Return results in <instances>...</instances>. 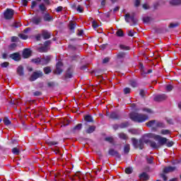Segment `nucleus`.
I'll return each mask as SVG.
<instances>
[{"label":"nucleus","mask_w":181,"mask_h":181,"mask_svg":"<svg viewBox=\"0 0 181 181\" xmlns=\"http://www.w3.org/2000/svg\"><path fill=\"white\" fill-rule=\"evenodd\" d=\"M76 26H77V23L71 22L69 23V28L70 30H74V29H76Z\"/></svg>","instance_id":"nucleus-39"},{"label":"nucleus","mask_w":181,"mask_h":181,"mask_svg":"<svg viewBox=\"0 0 181 181\" xmlns=\"http://www.w3.org/2000/svg\"><path fill=\"white\" fill-rule=\"evenodd\" d=\"M32 23L33 25H40L42 23V17L40 16H37V17H33L31 19Z\"/></svg>","instance_id":"nucleus-15"},{"label":"nucleus","mask_w":181,"mask_h":181,"mask_svg":"<svg viewBox=\"0 0 181 181\" xmlns=\"http://www.w3.org/2000/svg\"><path fill=\"white\" fill-rule=\"evenodd\" d=\"M76 11H77V12H79L80 13H83L84 10L81 7V6L78 5L77 8H76Z\"/></svg>","instance_id":"nucleus-63"},{"label":"nucleus","mask_w":181,"mask_h":181,"mask_svg":"<svg viewBox=\"0 0 181 181\" xmlns=\"http://www.w3.org/2000/svg\"><path fill=\"white\" fill-rule=\"evenodd\" d=\"M129 151H131V146H129V144H126L124 146V153H129Z\"/></svg>","instance_id":"nucleus-34"},{"label":"nucleus","mask_w":181,"mask_h":181,"mask_svg":"<svg viewBox=\"0 0 181 181\" xmlns=\"http://www.w3.org/2000/svg\"><path fill=\"white\" fill-rule=\"evenodd\" d=\"M162 135H169L170 134V130L169 129H162L160 132Z\"/></svg>","instance_id":"nucleus-42"},{"label":"nucleus","mask_w":181,"mask_h":181,"mask_svg":"<svg viewBox=\"0 0 181 181\" xmlns=\"http://www.w3.org/2000/svg\"><path fill=\"white\" fill-rule=\"evenodd\" d=\"M74 73V66L71 65L66 69L64 75V80H69V78H73V74Z\"/></svg>","instance_id":"nucleus-5"},{"label":"nucleus","mask_w":181,"mask_h":181,"mask_svg":"<svg viewBox=\"0 0 181 181\" xmlns=\"http://www.w3.org/2000/svg\"><path fill=\"white\" fill-rule=\"evenodd\" d=\"M129 123L128 122H123L120 124V128L122 129L127 128V127H129Z\"/></svg>","instance_id":"nucleus-49"},{"label":"nucleus","mask_w":181,"mask_h":181,"mask_svg":"<svg viewBox=\"0 0 181 181\" xmlns=\"http://www.w3.org/2000/svg\"><path fill=\"white\" fill-rule=\"evenodd\" d=\"M10 59L14 60V62H21L22 58L21 57V54L19 52H14L9 55Z\"/></svg>","instance_id":"nucleus-10"},{"label":"nucleus","mask_w":181,"mask_h":181,"mask_svg":"<svg viewBox=\"0 0 181 181\" xmlns=\"http://www.w3.org/2000/svg\"><path fill=\"white\" fill-rule=\"evenodd\" d=\"M130 84L132 87H133V88H136V87H138V83L135 81H132Z\"/></svg>","instance_id":"nucleus-59"},{"label":"nucleus","mask_w":181,"mask_h":181,"mask_svg":"<svg viewBox=\"0 0 181 181\" xmlns=\"http://www.w3.org/2000/svg\"><path fill=\"white\" fill-rule=\"evenodd\" d=\"M80 70H82V71H88V67L87 66V65H82L80 67Z\"/></svg>","instance_id":"nucleus-54"},{"label":"nucleus","mask_w":181,"mask_h":181,"mask_svg":"<svg viewBox=\"0 0 181 181\" xmlns=\"http://www.w3.org/2000/svg\"><path fill=\"white\" fill-rule=\"evenodd\" d=\"M50 45H52V40H47L44 42V47H49V46H50Z\"/></svg>","instance_id":"nucleus-53"},{"label":"nucleus","mask_w":181,"mask_h":181,"mask_svg":"<svg viewBox=\"0 0 181 181\" xmlns=\"http://www.w3.org/2000/svg\"><path fill=\"white\" fill-rule=\"evenodd\" d=\"M95 126H89L88 128L86 130V134H93L95 131Z\"/></svg>","instance_id":"nucleus-28"},{"label":"nucleus","mask_w":181,"mask_h":181,"mask_svg":"<svg viewBox=\"0 0 181 181\" xmlns=\"http://www.w3.org/2000/svg\"><path fill=\"white\" fill-rule=\"evenodd\" d=\"M17 46L18 45H16V43H12L8 46V49L9 50H15Z\"/></svg>","instance_id":"nucleus-45"},{"label":"nucleus","mask_w":181,"mask_h":181,"mask_svg":"<svg viewBox=\"0 0 181 181\" xmlns=\"http://www.w3.org/2000/svg\"><path fill=\"white\" fill-rule=\"evenodd\" d=\"M165 125L163 122H156V128H165Z\"/></svg>","instance_id":"nucleus-35"},{"label":"nucleus","mask_w":181,"mask_h":181,"mask_svg":"<svg viewBox=\"0 0 181 181\" xmlns=\"http://www.w3.org/2000/svg\"><path fill=\"white\" fill-rule=\"evenodd\" d=\"M32 62L35 63V64H42V58L33 59Z\"/></svg>","instance_id":"nucleus-33"},{"label":"nucleus","mask_w":181,"mask_h":181,"mask_svg":"<svg viewBox=\"0 0 181 181\" xmlns=\"http://www.w3.org/2000/svg\"><path fill=\"white\" fill-rule=\"evenodd\" d=\"M116 35L117 36H118V37H124V31H122V30H118L116 32Z\"/></svg>","instance_id":"nucleus-40"},{"label":"nucleus","mask_w":181,"mask_h":181,"mask_svg":"<svg viewBox=\"0 0 181 181\" xmlns=\"http://www.w3.org/2000/svg\"><path fill=\"white\" fill-rule=\"evenodd\" d=\"M129 19H131L134 25H138V19L135 18V16H131L129 13L124 15V21L127 23H129Z\"/></svg>","instance_id":"nucleus-7"},{"label":"nucleus","mask_w":181,"mask_h":181,"mask_svg":"<svg viewBox=\"0 0 181 181\" xmlns=\"http://www.w3.org/2000/svg\"><path fill=\"white\" fill-rule=\"evenodd\" d=\"M139 95H141V97H142V98H144L145 97V95H146V92L145 91V90H144V89L140 90Z\"/></svg>","instance_id":"nucleus-51"},{"label":"nucleus","mask_w":181,"mask_h":181,"mask_svg":"<svg viewBox=\"0 0 181 181\" xmlns=\"http://www.w3.org/2000/svg\"><path fill=\"white\" fill-rule=\"evenodd\" d=\"M1 66L3 69H5L6 67H8L9 66V62H4L3 63L1 64Z\"/></svg>","instance_id":"nucleus-56"},{"label":"nucleus","mask_w":181,"mask_h":181,"mask_svg":"<svg viewBox=\"0 0 181 181\" xmlns=\"http://www.w3.org/2000/svg\"><path fill=\"white\" fill-rule=\"evenodd\" d=\"M3 122L6 127H9V125H12V122L9 120V118L8 117H5L3 119Z\"/></svg>","instance_id":"nucleus-29"},{"label":"nucleus","mask_w":181,"mask_h":181,"mask_svg":"<svg viewBox=\"0 0 181 181\" xmlns=\"http://www.w3.org/2000/svg\"><path fill=\"white\" fill-rule=\"evenodd\" d=\"M14 15L15 10L12 8H6L4 12V16L6 21H11V19H13Z\"/></svg>","instance_id":"nucleus-4"},{"label":"nucleus","mask_w":181,"mask_h":181,"mask_svg":"<svg viewBox=\"0 0 181 181\" xmlns=\"http://www.w3.org/2000/svg\"><path fill=\"white\" fill-rule=\"evenodd\" d=\"M40 77H43V72L41 71H34L29 78V81H35V80H37Z\"/></svg>","instance_id":"nucleus-8"},{"label":"nucleus","mask_w":181,"mask_h":181,"mask_svg":"<svg viewBox=\"0 0 181 181\" xmlns=\"http://www.w3.org/2000/svg\"><path fill=\"white\" fill-rule=\"evenodd\" d=\"M150 146L153 149H159V148H160V146H163V145H160V144H158L155 141H150Z\"/></svg>","instance_id":"nucleus-22"},{"label":"nucleus","mask_w":181,"mask_h":181,"mask_svg":"<svg viewBox=\"0 0 181 181\" xmlns=\"http://www.w3.org/2000/svg\"><path fill=\"white\" fill-rule=\"evenodd\" d=\"M175 143L173 141H166V143L165 144V145H166L168 146V148H172V146L174 145Z\"/></svg>","instance_id":"nucleus-57"},{"label":"nucleus","mask_w":181,"mask_h":181,"mask_svg":"<svg viewBox=\"0 0 181 181\" xmlns=\"http://www.w3.org/2000/svg\"><path fill=\"white\" fill-rule=\"evenodd\" d=\"M160 177H162V179L164 181H168V176H166V175H165V173H162L160 175Z\"/></svg>","instance_id":"nucleus-60"},{"label":"nucleus","mask_w":181,"mask_h":181,"mask_svg":"<svg viewBox=\"0 0 181 181\" xmlns=\"http://www.w3.org/2000/svg\"><path fill=\"white\" fill-rule=\"evenodd\" d=\"M148 138H152L153 139H155V141H158V144L160 145H165L166 142H168V139H166V137H163L160 135L153 134V133H149L147 134Z\"/></svg>","instance_id":"nucleus-2"},{"label":"nucleus","mask_w":181,"mask_h":181,"mask_svg":"<svg viewBox=\"0 0 181 181\" xmlns=\"http://www.w3.org/2000/svg\"><path fill=\"white\" fill-rule=\"evenodd\" d=\"M176 170V167L168 166L163 168V173H170L171 172H175Z\"/></svg>","instance_id":"nucleus-19"},{"label":"nucleus","mask_w":181,"mask_h":181,"mask_svg":"<svg viewBox=\"0 0 181 181\" xmlns=\"http://www.w3.org/2000/svg\"><path fill=\"white\" fill-rule=\"evenodd\" d=\"M156 120H150L146 123V125L148 128H153V129H156Z\"/></svg>","instance_id":"nucleus-16"},{"label":"nucleus","mask_w":181,"mask_h":181,"mask_svg":"<svg viewBox=\"0 0 181 181\" xmlns=\"http://www.w3.org/2000/svg\"><path fill=\"white\" fill-rule=\"evenodd\" d=\"M165 90H166V91H168V93L170 92V91H172V90H173V86H172V85H170V84L167 85V86H165Z\"/></svg>","instance_id":"nucleus-47"},{"label":"nucleus","mask_w":181,"mask_h":181,"mask_svg":"<svg viewBox=\"0 0 181 181\" xmlns=\"http://www.w3.org/2000/svg\"><path fill=\"white\" fill-rule=\"evenodd\" d=\"M124 172L127 175H131V173H132V172H134V170L132 169V168L131 167H129V168H127L125 170H124Z\"/></svg>","instance_id":"nucleus-41"},{"label":"nucleus","mask_w":181,"mask_h":181,"mask_svg":"<svg viewBox=\"0 0 181 181\" xmlns=\"http://www.w3.org/2000/svg\"><path fill=\"white\" fill-rule=\"evenodd\" d=\"M37 51L40 53H47L49 52V47H46L45 46H42L37 48Z\"/></svg>","instance_id":"nucleus-25"},{"label":"nucleus","mask_w":181,"mask_h":181,"mask_svg":"<svg viewBox=\"0 0 181 181\" xmlns=\"http://www.w3.org/2000/svg\"><path fill=\"white\" fill-rule=\"evenodd\" d=\"M170 5H172L173 6H179V5H181V0H171L170 1Z\"/></svg>","instance_id":"nucleus-26"},{"label":"nucleus","mask_w":181,"mask_h":181,"mask_svg":"<svg viewBox=\"0 0 181 181\" xmlns=\"http://www.w3.org/2000/svg\"><path fill=\"white\" fill-rule=\"evenodd\" d=\"M92 25H93V29H97V28H98V23H96V21H93V22H92Z\"/></svg>","instance_id":"nucleus-62"},{"label":"nucleus","mask_w":181,"mask_h":181,"mask_svg":"<svg viewBox=\"0 0 181 181\" xmlns=\"http://www.w3.org/2000/svg\"><path fill=\"white\" fill-rule=\"evenodd\" d=\"M118 136L120 139H123V141H127V139H128V136L124 132L119 133Z\"/></svg>","instance_id":"nucleus-30"},{"label":"nucleus","mask_w":181,"mask_h":181,"mask_svg":"<svg viewBox=\"0 0 181 181\" xmlns=\"http://www.w3.org/2000/svg\"><path fill=\"white\" fill-rule=\"evenodd\" d=\"M47 144L49 146H53L54 145H59V142H57V141H47Z\"/></svg>","instance_id":"nucleus-50"},{"label":"nucleus","mask_w":181,"mask_h":181,"mask_svg":"<svg viewBox=\"0 0 181 181\" xmlns=\"http://www.w3.org/2000/svg\"><path fill=\"white\" fill-rule=\"evenodd\" d=\"M166 98H168V96L166 95V94H161V95H157L156 97H154L153 100L157 103H160L161 101H165Z\"/></svg>","instance_id":"nucleus-13"},{"label":"nucleus","mask_w":181,"mask_h":181,"mask_svg":"<svg viewBox=\"0 0 181 181\" xmlns=\"http://www.w3.org/2000/svg\"><path fill=\"white\" fill-rule=\"evenodd\" d=\"M63 62H58L56 64V69L54 71V74H57V76H60L62 73H63Z\"/></svg>","instance_id":"nucleus-9"},{"label":"nucleus","mask_w":181,"mask_h":181,"mask_svg":"<svg viewBox=\"0 0 181 181\" xmlns=\"http://www.w3.org/2000/svg\"><path fill=\"white\" fill-rule=\"evenodd\" d=\"M43 20L45 22H52L53 17L50 16V13H47L43 15Z\"/></svg>","instance_id":"nucleus-20"},{"label":"nucleus","mask_w":181,"mask_h":181,"mask_svg":"<svg viewBox=\"0 0 181 181\" xmlns=\"http://www.w3.org/2000/svg\"><path fill=\"white\" fill-rule=\"evenodd\" d=\"M179 23H170L168 28L170 29H175V28H177V26H179Z\"/></svg>","instance_id":"nucleus-38"},{"label":"nucleus","mask_w":181,"mask_h":181,"mask_svg":"<svg viewBox=\"0 0 181 181\" xmlns=\"http://www.w3.org/2000/svg\"><path fill=\"white\" fill-rule=\"evenodd\" d=\"M82 128H83V124L79 123L76 124L74 127H73L72 132H76V131H81Z\"/></svg>","instance_id":"nucleus-27"},{"label":"nucleus","mask_w":181,"mask_h":181,"mask_svg":"<svg viewBox=\"0 0 181 181\" xmlns=\"http://www.w3.org/2000/svg\"><path fill=\"white\" fill-rule=\"evenodd\" d=\"M142 111H144V112H147V114H152L153 112L151 109L146 107L143 108Z\"/></svg>","instance_id":"nucleus-48"},{"label":"nucleus","mask_w":181,"mask_h":181,"mask_svg":"<svg viewBox=\"0 0 181 181\" xmlns=\"http://www.w3.org/2000/svg\"><path fill=\"white\" fill-rule=\"evenodd\" d=\"M17 74L20 76V77H23L25 76V72H24V68L23 66L20 65L17 68Z\"/></svg>","instance_id":"nucleus-18"},{"label":"nucleus","mask_w":181,"mask_h":181,"mask_svg":"<svg viewBox=\"0 0 181 181\" xmlns=\"http://www.w3.org/2000/svg\"><path fill=\"white\" fill-rule=\"evenodd\" d=\"M108 153L110 156H116L117 159H121V154H119L118 151H115L114 148L109 149Z\"/></svg>","instance_id":"nucleus-14"},{"label":"nucleus","mask_w":181,"mask_h":181,"mask_svg":"<svg viewBox=\"0 0 181 181\" xmlns=\"http://www.w3.org/2000/svg\"><path fill=\"white\" fill-rule=\"evenodd\" d=\"M12 153H13V155H20L21 153V151H19V148L14 147L12 148Z\"/></svg>","instance_id":"nucleus-37"},{"label":"nucleus","mask_w":181,"mask_h":181,"mask_svg":"<svg viewBox=\"0 0 181 181\" xmlns=\"http://www.w3.org/2000/svg\"><path fill=\"white\" fill-rule=\"evenodd\" d=\"M84 121H86V122H91L92 124H94V122H95V121H94V119L93 118V116L90 115H86L84 116Z\"/></svg>","instance_id":"nucleus-21"},{"label":"nucleus","mask_w":181,"mask_h":181,"mask_svg":"<svg viewBox=\"0 0 181 181\" xmlns=\"http://www.w3.org/2000/svg\"><path fill=\"white\" fill-rule=\"evenodd\" d=\"M50 63V57H47L45 58H41V64L42 66H46Z\"/></svg>","instance_id":"nucleus-23"},{"label":"nucleus","mask_w":181,"mask_h":181,"mask_svg":"<svg viewBox=\"0 0 181 181\" xmlns=\"http://www.w3.org/2000/svg\"><path fill=\"white\" fill-rule=\"evenodd\" d=\"M18 40H19V38L16 36L11 37V42H18Z\"/></svg>","instance_id":"nucleus-64"},{"label":"nucleus","mask_w":181,"mask_h":181,"mask_svg":"<svg viewBox=\"0 0 181 181\" xmlns=\"http://www.w3.org/2000/svg\"><path fill=\"white\" fill-rule=\"evenodd\" d=\"M119 48L121 50H129L131 48L128 46H125L124 45H120Z\"/></svg>","instance_id":"nucleus-46"},{"label":"nucleus","mask_w":181,"mask_h":181,"mask_svg":"<svg viewBox=\"0 0 181 181\" xmlns=\"http://www.w3.org/2000/svg\"><path fill=\"white\" fill-rule=\"evenodd\" d=\"M18 36H19V37H21V39H23V40H28V35H26L25 34H19Z\"/></svg>","instance_id":"nucleus-58"},{"label":"nucleus","mask_w":181,"mask_h":181,"mask_svg":"<svg viewBox=\"0 0 181 181\" xmlns=\"http://www.w3.org/2000/svg\"><path fill=\"white\" fill-rule=\"evenodd\" d=\"M39 11H40L41 13H45L46 11H47V7H46V5L45 4L42 3L39 6Z\"/></svg>","instance_id":"nucleus-24"},{"label":"nucleus","mask_w":181,"mask_h":181,"mask_svg":"<svg viewBox=\"0 0 181 181\" xmlns=\"http://www.w3.org/2000/svg\"><path fill=\"white\" fill-rule=\"evenodd\" d=\"M129 118L134 122H138L139 124H142V122H145L149 119V116L148 115L138 113V112H132L129 115Z\"/></svg>","instance_id":"nucleus-1"},{"label":"nucleus","mask_w":181,"mask_h":181,"mask_svg":"<svg viewBox=\"0 0 181 181\" xmlns=\"http://www.w3.org/2000/svg\"><path fill=\"white\" fill-rule=\"evenodd\" d=\"M127 54L125 53V52H119L117 54V59H124V58H125V55H126Z\"/></svg>","instance_id":"nucleus-36"},{"label":"nucleus","mask_w":181,"mask_h":181,"mask_svg":"<svg viewBox=\"0 0 181 181\" xmlns=\"http://www.w3.org/2000/svg\"><path fill=\"white\" fill-rule=\"evenodd\" d=\"M105 141H106V142H109L110 144H114V138L111 136L105 137Z\"/></svg>","instance_id":"nucleus-43"},{"label":"nucleus","mask_w":181,"mask_h":181,"mask_svg":"<svg viewBox=\"0 0 181 181\" xmlns=\"http://www.w3.org/2000/svg\"><path fill=\"white\" fill-rule=\"evenodd\" d=\"M21 26H22V24L19 22H15L11 25L12 28H21Z\"/></svg>","instance_id":"nucleus-44"},{"label":"nucleus","mask_w":181,"mask_h":181,"mask_svg":"<svg viewBox=\"0 0 181 181\" xmlns=\"http://www.w3.org/2000/svg\"><path fill=\"white\" fill-rule=\"evenodd\" d=\"M106 117H108L110 119H113L114 121H119V119H121V115L115 111L111 112L110 113L107 112Z\"/></svg>","instance_id":"nucleus-6"},{"label":"nucleus","mask_w":181,"mask_h":181,"mask_svg":"<svg viewBox=\"0 0 181 181\" xmlns=\"http://www.w3.org/2000/svg\"><path fill=\"white\" fill-rule=\"evenodd\" d=\"M41 36L44 40H47V39H50L52 37V33L49 32L47 30H42Z\"/></svg>","instance_id":"nucleus-12"},{"label":"nucleus","mask_w":181,"mask_h":181,"mask_svg":"<svg viewBox=\"0 0 181 181\" xmlns=\"http://www.w3.org/2000/svg\"><path fill=\"white\" fill-rule=\"evenodd\" d=\"M139 179H141V180H144V181L149 180V175H148V173L145 172H143L142 173L139 174Z\"/></svg>","instance_id":"nucleus-17"},{"label":"nucleus","mask_w":181,"mask_h":181,"mask_svg":"<svg viewBox=\"0 0 181 181\" xmlns=\"http://www.w3.org/2000/svg\"><path fill=\"white\" fill-rule=\"evenodd\" d=\"M47 87H48V88H54V87H56V82H54V81H48L47 83Z\"/></svg>","instance_id":"nucleus-31"},{"label":"nucleus","mask_w":181,"mask_h":181,"mask_svg":"<svg viewBox=\"0 0 181 181\" xmlns=\"http://www.w3.org/2000/svg\"><path fill=\"white\" fill-rule=\"evenodd\" d=\"M43 71L45 74H50V73H52V68H50V66L44 67Z\"/></svg>","instance_id":"nucleus-32"},{"label":"nucleus","mask_w":181,"mask_h":181,"mask_svg":"<svg viewBox=\"0 0 181 181\" xmlns=\"http://www.w3.org/2000/svg\"><path fill=\"white\" fill-rule=\"evenodd\" d=\"M23 57L24 59H29L32 56V49L30 48H25L23 50Z\"/></svg>","instance_id":"nucleus-11"},{"label":"nucleus","mask_w":181,"mask_h":181,"mask_svg":"<svg viewBox=\"0 0 181 181\" xmlns=\"http://www.w3.org/2000/svg\"><path fill=\"white\" fill-rule=\"evenodd\" d=\"M132 144H133V146L136 149H138V148H139V149L142 151V149H144V148H145V144H144V139H140L139 141H138V139H136L135 138H132Z\"/></svg>","instance_id":"nucleus-3"},{"label":"nucleus","mask_w":181,"mask_h":181,"mask_svg":"<svg viewBox=\"0 0 181 181\" xmlns=\"http://www.w3.org/2000/svg\"><path fill=\"white\" fill-rule=\"evenodd\" d=\"M151 21V18L150 17H144L143 18V22L144 23H148V22H150Z\"/></svg>","instance_id":"nucleus-61"},{"label":"nucleus","mask_w":181,"mask_h":181,"mask_svg":"<svg viewBox=\"0 0 181 181\" xmlns=\"http://www.w3.org/2000/svg\"><path fill=\"white\" fill-rule=\"evenodd\" d=\"M124 94H129L131 93V88H124L123 89Z\"/></svg>","instance_id":"nucleus-55"},{"label":"nucleus","mask_w":181,"mask_h":181,"mask_svg":"<svg viewBox=\"0 0 181 181\" xmlns=\"http://www.w3.org/2000/svg\"><path fill=\"white\" fill-rule=\"evenodd\" d=\"M42 92L41 91H35V92H33V95H34V97H40V95H42Z\"/></svg>","instance_id":"nucleus-52"}]
</instances>
